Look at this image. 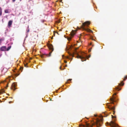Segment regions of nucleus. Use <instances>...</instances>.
I'll return each mask as SVG.
<instances>
[{
  "label": "nucleus",
  "mask_w": 127,
  "mask_h": 127,
  "mask_svg": "<svg viewBox=\"0 0 127 127\" xmlns=\"http://www.w3.org/2000/svg\"><path fill=\"white\" fill-rule=\"evenodd\" d=\"M75 53L77 55L76 57L78 59H81V61L82 62L86 61V58L88 59L91 56V55H90L89 57H88L86 55H84V53H83L81 54V56H80L78 54L77 52H76Z\"/></svg>",
  "instance_id": "nucleus-1"
},
{
  "label": "nucleus",
  "mask_w": 127,
  "mask_h": 127,
  "mask_svg": "<svg viewBox=\"0 0 127 127\" xmlns=\"http://www.w3.org/2000/svg\"><path fill=\"white\" fill-rule=\"evenodd\" d=\"M90 22L89 21H87L83 23L82 25L81 28L83 30H85L87 32H93L92 31L88 29H86L84 27L85 26H88L90 24Z\"/></svg>",
  "instance_id": "nucleus-2"
},
{
  "label": "nucleus",
  "mask_w": 127,
  "mask_h": 127,
  "mask_svg": "<svg viewBox=\"0 0 127 127\" xmlns=\"http://www.w3.org/2000/svg\"><path fill=\"white\" fill-rule=\"evenodd\" d=\"M49 48L50 50H52V51L50 52L49 54H46L45 53L42 54H41V58H43L44 57H44V56H46L48 57H50L51 56V54L52 52L53 51L54 49L53 48V47L52 46V45L50 46L49 47Z\"/></svg>",
  "instance_id": "nucleus-3"
},
{
  "label": "nucleus",
  "mask_w": 127,
  "mask_h": 127,
  "mask_svg": "<svg viewBox=\"0 0 127 127\" xmlns=\"http://www.w3.org/2000/svg\"><path fill=\"white\" fill-rule=\"evenodd\" d=\"M76 31L74 30H72L71 32L70 33L71 34V37H68L67 38V39L68 40H71V38L73 37V35L75 34V31Z\"/></svg>",
  "instance_id": "nucleus-4"
},
{
  "label": "nucleus",
  "mask_w": 127,
  "mask_h": 127,
  "mask_svg": "<svg viewBox=\"0 0 127 127\" xmlns=\"http://www.w3.org/2000/svg\"><path fill=\"white\" fill-rule=\"evenodd\" d=\"M92 126L91 125L87 123H85V125H83L82 127H92Z\"/></svg>",
  "instance_id": "nucleus-5"
},
{
  "label": "nucleus",
  "mask_w": 127,
  "mask_h": 127,
  "mask_svg": "<svg viewBox=\"0 0 127 127\" xmlns=\"http://www.w3.org/2000/svg\"><path fill=\"white\" fill-rule=\"evenodd\" d=\"M124 83H123V82H121V83H119V85L118 86V87H116L115 88V89L116 90H121V89H120L119 88V86H123L124 85Z\"/></svg>",
  "instance_id": "nucleus-6"
},
{
  "label": "nucleus",
  "mask_w": 127,
  "mask_h": 127,
  "mask_svg": "<svg viewBox=\"0 0 127 127\" xmlns=\"http://www.w3.org/2000/svg\"><path fill=\"white\" fill-rule=\"evenodd\" d=\"M0 50L1 51H4L6 50V47L5 46H3L1 47Z\"/></svg>",
  "instance_id": "nucleus-7"
},
{
  "label": "nucleus",
  "mask_w": 127,
  "mask_h": 127,
  "mask_svg": "<svg viewBox=\"0 0 127 127\" xmlns=\"http://www.w3.org/2000/svg\"><path fill=\"white\" fill-rule=\"evenodd\" d=\"M12 21L11 20L9 21L8 23V26L9 27H10L11 26L12 24Z\"/></svg>",
  "instance_id": "nucleus-8"
},
{
  "label": "nucleus",
  "mask_w": 127,
  "mask_h": 127,
  "mask_svg": "<svg viewBox=\"0 0 127 127\" xmlns=\"http://www.w3.org/2000/svg\"><path fill=\"white\" fill-rule=\"evenodd\" d=\"M12 86L13 87H12L11 88V89H12L13 91H15L16 89V88H15V85L14 84H13L12 85Z\"/></svg>",
  "instance_id": "nucleus-9"
},
{
  "label": "nucleus",
  "mask_w": 127,
  "mask_h": 127,
  "mask_svg": "<svg viewBox=\"0 0 127 127\" xmlns=\"http://www.w3.org/2000/svg\"><path fill=\"white\" fill-rule=\"evenodd\" d=\"M109 108L111 110H114L115 109V107H110Z\"/></svg>",
  "instance_id": "nucleus-10"
},
{
  "label": "nucleus",
  "mask_w": 127,
  "mask_h": 127,
  "mask_svg": "<svg viewBox=\"0 0 127 127\" xmlns=\"http://www.w3.org/2000/svg\"><path fill=\"white\" fill-rule=\"evenodd\" d=\"M2 14V10L1 7H0V16H1Z\"/></svg>",
  "instance_id": "nucleus-11"
},
{
  "label": "nucleus",
  "mask_w": 127,
  "mask_h": 127,
  "mask_svg": "<svg viewBox=\"0 0 127 127\" xmlns=\"http://www.w3.org/2000/svg\"><path fill=\"white\" fill-rule=\"evenodd\" d=\"M11 46H9L8 47L7 49H6V50L8 51L11 48Z\"/></svg>",
  "instance_id": "nucleus-12"
},
{
  "label": "nucleus",
  "mask_w": 127,
  "mask_h": 127,
  "mask_svg": "<svg viewBox=\"0 0 127 127\" xmlns=\"http://www.w3.org/2000/svg\"><path fill=\"white\" fill-rule=\"evenodd\" d=\"M71 80H67V81L66 82V83H70V82L71 81Z\"/></svg>",
  "instance_id": "nucleus-13"
},
{
  "label": "nucleus",
  "mask_w": 127,
  "mask_h": 127,
  "mask_svg": "<svg viewBox=\"0 0 127 127\" xmlns=\"http://www.w3.org/2000/svg\"><path fill=\"white\" fill-rule=\"evenodd\" d=\"M110 100L112 102V103H113V102L115 101L114 99L112 98H111Z\"/></svg>",
  "instance_id": "nucleus-14"
},
{
  "label": "nucleus",
  "mask_w": 127,
  "mask_h": 127,
  "mask_svg": "<svg viewBox=\"0 0 127 127\" xmlns=\"http://www.w3.org/2000/svg\"><path fill=\"white\" fill-rule=\"evenodd\" d=\"M4 40V39H2V38H0V44H1L2 41L3 40Z\"/></svg>",
  "instance_id": "nucleus-15"
},
{
  "label": "nucleus",
  "mask_w": 127,
  "mask_h": 127,
  "mask_svg": "<svg viewBox=\"0 0 127 127\" xmlns=\"http://www.w3.org/2000/svg\"><path fill=\"white\" fill-rule=\"evenodd\" d=\"M5 12L6 13H8V11L7 9H6L5 10Z\"/></svg>",
  "instance_id": "nucleus-16"
},
{
  "label": "nucleus",
  "mask_w": 127,
  "mask_h": 127,
  "mask_svg": "<svg viewBox=\"0 0 127 127\" xmlns=\"http://www.w3.org/2000/svg\"><path fill=\"white\" fill-rule=\"evenodd\" d=\"M68 53L69 55L71 56H72V57H73V56H74V54H72L70 53Z\"/></svg>",
  "instance_id": "nucleus-17"
},
{
  "label": "nucleus",
  "mask_w": 127,
  "mask_h": 127,
  "mask_svg": "<svg viewBox=\"0 0 127 127\" xmlns=\"http://www.w3.org/2000/svg\"><path fill=\"white\" fill-rule=\"evenodd\" d=\"M10 79H14V77L13 76H9Z\"/></svg>",
  "instance_id": "nucleus-18"
},
{
  "label": "nucleus",
  "mask_w": 127,
  "mask_h": 127,
  "mask_svg": "<svg viewBox=\"0 0 127 127\" xmlns=\"http://www.w3.org/2000/svg\"><path fill=\"white\" fill-rule=\"evenodd\" d=\"M124 78L125 79H127V76L126 75L124 77Z\"/></svg>",
  "instance_id": "nucleus-19"
},
{
  "label": "nucleus",
  "mask_w": 127,
  "mask_h": 127,
  "mask_svg": "<svg viewBox=\"0 0 127 127\" xmlns=\"http://www.w3.org/2000/svg\"><path fill=\"white\" fill-rule=\"evenodd\" d=\"M8 83L7 84V86H6V88L8 87Z\"/></svg>",
  "instance_id": "nucleus-20"
},
{
  "label": "nucleus",
  "mask_w": 127,
  "mask_h": 127,
  "mask_svg": "<svg viewBox=\"0 0 127 127\" xmlns=\"http://www.w3.org/2000/svg\"><path fill=\"white\" fill-rule=\"evenodd\" d=\"M15 0H12V1L13 2H14L15 1Z\"/></svg>",
  "instance_id": "nucleus-21"
},
{
  "label": "nucleus",
  "mask_w": 127,
  "mask_h": 127,
  "mask_svg": "<svg viewBox=\"0 0 127 127\" xmlns=\"http://www.w3.org/2000/svg\"><path fill=\"white\" fill-rule=\"evenodd\" d=\"M29 29H28V30H27V32H29Z\"/></svg>",
  "instance_id": "nucleus-22"
},
{
  "label": "nucleus",
  "mask_w": 127,
  "mask_h": 127,
  "mask_svg": "<svg viewBox=\"0 0 127 127\" xmlns=\"http://www.w3.org/2000/svg\"><path fill=\"white\" fill-rule=\"evenodd\" d=\"M60 69H61V70H62V69H61V66H60Z\"/></svg>",
  "instance_id": "nucleus-23"
},
{
  "label": "nucleus",
  "mask_w": 127,
  "mask_h": 127,
  "mask_svg": "<svg viewBox=\"0 0 127 127\" xmlns=\"http://www.w3.org/2000/svg\"><path fill=\"white\" fill-rule=\"evenodd\" d=\"M107 116V115H105V116H104L105 117H106Z\"/></svg>",
  "instance_id": "nucleus-24"
},
{
  "label": "nucleus",
  "mask_w": 127,
  "mask_h": 127,
  "mask_svg": "<svg viewBox=\"0 0 127 127\" xmlns=\"http://www.w3.org/2000/svg\"><path fill=\"white\" fill-rule=\"evenodd\" d=\"M64 62L65 63H67V62L66 61H64Z\"/></svg>",
  "instance_id": "nucleus-25"
},
{
  "label": "nucleus",
  "mask_w": 127,
  "mask_h": 127,
  "mask_svg": "<svg viewBox=\"0 0 127 127\" xmlns=\"http://www.w3.org/2000/svg\"><path fill=\"white\" fill-rule=\"evenodd\" d=\"M25 67H27V66H26V64H25Z\"/></svg>",
  "instance_id": "nucleus-26"
},
{
  "label": "nucleus",
  "mask_w": 127,
  "mask_h": 127,
  "mask_svg": "<svg viewBox=\"0 0 127 127\" xmlns=\"http://www.w3.org/2000/svg\"><path fill=\"white\" fill-rule=\"evenodd\" d=\"M67 58H69L68 57H67Z\"/></svg>",
  "instance_id": "nucleus-27"
},
{
  "label": "nucleus",
  "mask_w": 127,
  "mask_h": 127,
  "mask_svg": "<svg viewBox=\"0 0 127 127\" xmlns=\"http://www.w3.org/2000/svg\"><path fill=\"white\" fill-rule=\"evenodd\" d=\"M114 95H116V93H115L114 94Z\"/></svg>",
  "instance_id": "nucleus-28"
},
{
  "label": "nucleus",
  "mask_w": 127,
  "mask_h": 127,
  "mask_svg": "<svg viewBox=\"0 0 127 127\" xmlns=\"http://www.w3.org/2000/svg\"><path fill=\"white\" fill-rule=\"evenodd\" d=\"M3 81H1V83H3Z\"/></svg>",
  "instance_id": "nucleus-29"
},
{
  "label": "nucleus",
  "mask_w": 127,
  "mask_h": 127,
  "mask_svg": "<svg viewBox=\"0 0 127 127\" xmlns=\"http://www.w3.org/2000/svg\"><path fill=\"white\" fill-rule=\"evenodd\" d=\"M21 68H22V69H23V67H21Z\"/></svg>",
  "instance_id": "nucleus-30"
},
{
  "label": "nucleus",
  "mask_w": 127,
  "mask_h": 127,
  "mask_svg": "<svg viewBox=\"0 0 127 127\" xmlns=\"http://www.w3.org/2000/svg\"><path fill=\"white\" fill-rule=\"evenodd\" d=\"M69 79V80H70V79Z\"/></svg>",
  "instance_id": "nucleus-31"
},
{
  "label": "nucleus",
  "mask_w": 127,
  "mask_h": 127,
  "mask_svg": "<svg viewBox=\"0 0 127 127\" xmlns=\"http://www.w3.org/2000/svg\"><path fill=\"white\" fill-rule=\"evenodd\" d=\"M1 55H0V57H1Z\"/></svg>",
  "instance_id": "nucleus-32"
},
{
  "label": "nucleus",
  "mask_w": 127,
  "mask_h": 127,
  "mask_svg": "<svg viewBox=\"0 0 127 127\" xmlns=\"http://www.w3.org/2000/svg\"><path fill=\"white\" fill-rule=\"evenodd\" d=\"M113 112H114V111H113Z\"/></svg>",
  "instance_id": "nucleus-33"
},
{
  "label": "nucleus",
  "mask_w": 127,
  "mask_h": 127,
  "mask_svg": "<svg viewBox=\"0 0 127 127\" xmlns=\"http://www.w3.org/2000/svg\"><path fill=\"white\" fill-rule=\"evenodd\" d=\"M112 117H113V116L112 115Z\"/></svg>",
  "instance_id": "nucleus-34"
},
{
  "label": "nucleus",
  "mask_w": 127,
  "mask_h": 127,
  "mask_svg": "<svg viewBox=\"0 0 127 127\" xmlns=\"http://www.w3.org/2000/svg\"><path fill=\"white\" fill-rule=\"evenodd\" d=\"M67 66V65H66V66Z\"/></svg>",
  "instance_id": "nucleus-35"
}]
</instances>
